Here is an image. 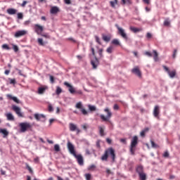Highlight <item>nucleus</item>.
Listing matches in <instances>:
<instances>
[{
  "instance_id": "nucleus-9",
  "label": "nucleus",
  "mask_w": 180,
  "mask_h": 180,
  "mask_svg": "<svg viewBox=\"0 0 180 180\" xmlns=\"http://www.w3.org/2000/svg\"><path fill=\"white\" fill-rule=\"evenodd\" d=\"M12 109L16 113L18 117H23V113H22L20 108L13 105H12Z\"/></svg>"
},
{
  "instance_id": "nucleus-35",
  "label": "nucleus",
  "mask_w": 180,
  "mask_h": 180,
  "mask_svg": "<svg viewBox=\"0 0 180 180\" xmlns=\"http://www.w3.org/2000/svg\"><path fill=\"white\" fill-rule=\"evenodd\" d=\"M107 53H108L109 54H112V53L113 52V46H109L107 50H106Z\"/></svg>"
},
{
  "instance_id": "nucleus-49",
  "label": "nucleus",
  "mask_w": 180,
  "mask_h": 180,
  "mask_svg": "<svg viewBox=\"0 0 180 180\" xmlns=\"http://www.w3.org/2000/svg\"><path fill=\"white\" fill-rule=\"evenodd\" d=\"M18 19H23V13H18Z\"/></svg>"
},
{
  "instance_id": "nucleus-37",
  "label": "nucleus",
  "mask_w": 180,
  "mask_h": 180,
  "mask_svg": "<svg viewBox=\"0 0 180 180\" xmlns=\"http://www.w3.org/2000/svg\"><path fill=\"white\" fill-rule=\"evenodd\" d=\"M2 49L4 50H11V48L9 47V46L6 44H4L2 45Z\"/></svg>"
},
{
  "instance_id": "nucleus-29",
  "label": "nucleus",
  "mask_w": 180,
  "mask_h": 180,
  "mask_svg": "<svg viewBox=\"0 0 180 180\" xmlns=\"http://www.w3.org/2000/svg\"><path fill=\"white\" fill-rule=\"evenodd\" d=\"M153 59L155 61H158V53L157 52V51L153 50Z\"/></svg>"
},
{
  "instance_id": "nucleus-21",
  "label": "nucleus",
  "mask_w": 180,
  "mask_h": 180,
  "mask_svg": "<svg viewBox=\"0 0 180 180\" xmlns=\"http://www.w3.org/2000/svg\"><path fill=\"white\" fill-rule=\"evenodd\" d=\"M7 96L9 98V99H12L13 101H15V103H20V101H19L18 98L12 96L11 94H8Z\"/></svg>"
},
{
  "instance_id": "nucleus-5",
  "label": "nucleus",
  "mask_w": 180,
  "mask_h": 180,
  "mask_svg": "<svg viewBox=\"0 0 180 180\" xmlns=\"http://www.w3.org/2000/svg\"><path fill=\"white\" fill-rule=\"evenodd\" d=\"M75 108L76 109H79L80 112H82V115H88V111H86V110H85V108H84V105H82V102H78L76 105H75Z\"/></svg>"
},
{
  "instance_id": "nucleus-45",
  "label": "nucleus",
  "mask_w": 180,
  "mask_h": 180,
  "mask_svg": "<svg viewBox=\"0 0 180 180\" xmlns=\"http://www.w3.org/2000/svg\"><path fill=\"white\" fill-rule=\"evenodd\" d=\"M85 178L86 180H91V179L92 178V176L91 175V174H86Z\"/></svg>"
},
{
  "instance_id": "nucleus-10",
  "label": "nucleus",
  "mask_w": 180,
  "mask_h": 180,
  "mask_svg": "<svg viewBox=\"0 0 180 180\" xmlns=\"http://www.w3.org/2000/svg\"><path fill=\"white\" fill-rule=\"evenodd\" d=\"M160 105H155L153 109V116L156 119H160Z\"/></svg>"
},
{
  "instance_id": "nucleus-54",
  "label": "nucleus",
  "mask_w": 180,
  "mask_h": 180,
  "mask_svg": "<svg viewBox=\"0 0 180 180\" xmlns=\"http://www.w3.org/2000/svg\"><path fill=\"white\" fill-rule=\"evenodd\" d=\"M120 142L123 143V144H127V141H126V139H121Z\"/></svg>"
},
{
  "instance_id": "nucleus-2",
  "label": "nucleus",
  "mask_w": 180,
  "mask_h": 180,
  "mask_svg": "<svg viewBox=\"0 0 180 180\" xmlns=\"http://www.w3.org/2000/svg\"><path fill=\"white\" fill-rule=\"evenodd\" d=\"M137 144H139V137H137V136H134L131 141V145L129 146L131 155H135L136 147H137Z\"/></svg>"
},
{
  "instance_id": "nucleus-56",
  "label": "nucleus",
  "mask_w": 180,
  "mask_h": 180,
  "mask_svg": "<svg viewBox=\"0 0 180 180\" xmlns=\"http://www.w3.org/2000/svg\"><path fill=\"white\" fill-rule=\"evenodd\" d=\"M150 1L151 0H143V2H144V4H146V5H150Z\"/></svg>"
},
{
  "instance_id": "nucleus-22",
  "label": "nucleus",
  "mask_w": 180,
  "mask_h": 180,
  "mask_svg": "<svg viewBox=\"0 0 180 180\" xmlns=\"http://www.w3.org/2000/svg\"><path fill=\"white\" fill-rule=\"evenodd\" d=\"M136 172L140 174H143L144 172V169L143 167V166L139 165L136 167Z\"/></svg>"
},
{
  "instance_id": "nucleus-40",
  "label": "nucleus",
  "mask_w": 180,
  "mask_h": 180,
  "mask_svg": "<svg viewBox=\"0 0 180 180\" xmlns=\"http://www.w3.org/2000/svg\"><path fill=\"white\" fill-rule=\"evenodd\" d=\"M48 110L49 112H54V108H53V105H51V104H49Z\"/></svg>"
},
{
  "instance_id": "nucleus-7",
  "label": "nucleus",
  "mask_w": 180,
  "mask_h": 180,
  "mask_svg": "<svg viewBox=\"0 0 180 180\" xmlns=\"http://www.w3.org/2000/svg\"><path fill=\"white\" fill-rule=\"evenodd\" d=\"M67 147H68V151L70 153V154H72V155H75L77 154L75 153V147H74V145H72L70 141H68Z\"/></svg>"
},
{
  "instance_id": "nucleus-14",
  "label": "nucleus",
  "mask_w": 180,
  "mask_h": 180,
  "mask_svg": "<svg viewBox=\"0 0 180 180\" xmlns=\"http://www.w3.org/2000/svg\"><path fill=\"white\" fill-rule=\"evenodd\" d=\"M34 116L37 121L46 122V116L43 114H34Z\"/></svg>"
},
{
  "instance_id": "nucleus-38",
  "label": "nucleus",
  "mask_w": 180,
  "mask_h": 180,
  "mask_svg": "<svg viewBox=\"0 0 180 180\" xmlns=\"http://www.w3.org/2000/svg\"><path fill=\"white\" fill-rule=\"evenodd\" d=\"M98 55L100 56V58H102L103 57V49H100L98 50Z\"/></svg>"
},
{
  "instance_id": "nucleus-32",
  "label": "nucleus",
  "mask_w": 180,
  "mask_h": 180,
  "mask_svg": "<svg viewBox=\"0 0 180 180\" xmlns=\"http://www.w3.org/2000/svg\"><path fill=\"white\" fill-rule=\"evenodd\" d=\"M61 92H63V89H61V87L57 86L56 91V95H60V94H61Z\"/></svg>"
},
{
  "instance_id": "nucleus-63",
  "label": "nucleus",
  "mask_w": 180,
  "mask_h": 180,
  "mask_svg": "<svg viewBox=\"0 0 180 180\" xmlns=\"http://www.w3.org/2000/svg\"><path fill=\"white\" fill-rule=\"evenodd\" d=\"M75 94H77L78 95H82V91L81 90L75 91Z\"/></svg>"
},
{
  "instance_id": "nucleus-19",
  "label": "nucleus",
  "mask_w": 180,
  "mask_h": 180,
  "mask_svg": "<svg viewBox=\"0 0 180 180\" xmlns=\"http://www.w3.org/2000/svg\"><path fill=\"white\" fill-rule=\"evenodd\" d=\"M131 32H133V33H139V32H142L143 29L142 28H137L134 27H129Z\"/></svg>"
},
{
  "instance_id": "nucleus-55",
  "label": "nucleus",
  "mask_w": 180,
  "mask_h": 180,
  "mask_svg": "<svg viewBox=\"0 0 180 180\" xmlns=\"http://www.w3.org/2000/svg\"><path fill=\"white\" fill-rule=\"evenodd\" d=\"M1 175H6V171H4L3 169H0Z\"/></svg>"
},
{
  "instance_id": "nucleus-53",
  "label": "nucleus",
  "mask_w": 180,
  "mask_h": 180,
  "mask_svg": "<svg viewBox=\"0 0 180 180\" xmlns=\"http://www.w3.org/2000/svg\"><path fill=\"white\" fill-rule=\"evenodd\" d=\"M96 41L98 43V44H101V39L98 36H95Z\"/></svg>"
},
{
  "instance_id": "nucleus-31",
  "label": "nucleus",
  "mask_w": 180,
  "mask_h": 180,
  "mask_svg": "<svg viewBox=\"0 0 180 180\" xmlns=\"http://www.w3.org/2000/svg\"><path fill=\"white\" fill-rule=\"evenodd\" d=\"M110 4L112 8H115V5H117V0H114V1H110Z\"/></svg>"
},
{
  "instance_id": "nucleus-59",
  "label": "nucleus",
  "mask_w": 180,
  "mask_h": 180,
  "mask_svg": "<svg viewBox=\"0 0 180 180\" xmlns=\"http://www.w3.org/2000/svg\"><path fill=\"white\" fill-rule=\"evenodd\" d=\"M146 37L148 39H151V37H153V35L151 34V33L148 32L147 34H146Z\"/></svg>"
},
{
  "instance_id": "nucleus-47",
  "label": "nucleus",
  "mask_w": 180,
  "mask_h": 180,
  "mask_svg": "<svg viewBox=\"0 0 180 180\" xmlns=\"http://www.w3.org/2000/svg\"><path fill=\"white\" fill-rule=\"evenodd\" d=\"M10 84L15 85L16 84V79H10Z\"/></svg>"
},
{
  "instance_id": "nucleus-12",
  "label": "nucleus",
  "mask_w": 180,
  "mask_h": 180,
  "mask_svg": "<svg viewBox=\"0 0 180 180\" xmlns=\"http://www.w3.org/2000/svg\"><path fill=\"white\" fill-rule=\"evenodd\" d=\"M73 156L77 160L79 165H84V158L82 155H73Z\"/></svg>"
},
{
  "instance_id": "nucleus-26",
  "label": "nucleus",
  "mask_w": 180,
  "mask_h": 180,
  "mask_svg": "<svg viewBox=\"0 0 180 180\" xmlns=\"http://www.w3.org/2000/svg\"><path fill=\"white\" fill-rule=\"evenodd\" d=\"M167 74L169 75V77H170V78H174L175 76L176 75V70H173V71L169 70Z\"/></svg>"
},
{
  "instance_id": "nucleus-25",
  "label": "nucleus",
  "mask_w": 180,
  "mask_h": 180,
  "mask_svg": "<svg viewBox=\"0 0 180 180\" xmlns=\"http://www.w3.org/2000/svg\"><path fill=\"white\" fill-rule=\"evenodd\" d=\"M46 89H47L46 87H39L38 94L39 95H43V94H44V92H46Z\"/></svg>"
},
{
  "instance_id": "nucleus-41",
  "label": "nucleus",
  "mask_w": 180,
  "mask_h": 180,
  "mask_svg": "<svg viewBox=\"0 0 180 180\" xmlns=\"http://www.w3.org/2000/svg\"><path fill=\"white\" fill-rule=\"evenodd\" d=\"M96 168V166L95 165H91L89 167L88 169L89 171H94Z\"/></svg>"
},
{
  "instance_id": "nucleus-8",
  "label": "nucleus",
  "mask_w": 180,
  "mask_h": 180,
  "mask_svg": "<svg viewBox=\"0 0 180 180\" xmlns=\"http://www.w3.org/2000/svg\"><path fill=\"white\" fill-rule=\"evenodd\" d=\"M34 30L35 33H37V34H41V33L43 32V30H44V29L43 28V26L39 24H35L34 25Z\"/></svg>"
},
{
  "instance_id": "nucleus-17",
  "label": "nucleus",
  "mask_w": 180,
  "mask_h": 180,
  "mask_svg": "<svg viewBox=\"0 0 180 180\" xmlns=\"http://www.w3.org/2000/svg\"><path fill=\"white\" fill-rule=\"evenodd\" d=\"M58 12H60V8H58L57 6H53L50 10V13L52 15H56V13H58Z\"/></svg>"
},
{
  "instance_id": "nucleus-46",
  "label": "nucleus",
  "mask_w": 180,
  "mask_h": 180,
  "mask_svg": "<svg viewBox=\"0 0 180 180\" xmlns=\"http://www.w3.org/2000/svg\"><path fill=\"white\" fill-rule=\"evenodd\" d=\"M163 157L165 158H168V157H169V153H168V150H166L164 154H163Z\"/></svg>"
},
{
  "instance_id": "nucleus-58",
  "label": "nucleus",
  "mask_w": 180,
  "mask_h": 180,
  "mask_svg": "<svg viewBox=\"0 0 180 180\" xmlns=\"http://www.w3.org/2000/svg\"><path fill=\"white\" fill-rule=\"evenodd\" d=\"M66 5H71V0H64Z\"/></svg>"
},
{
  "instance_id": "nucleus-62",
  "label": "nucleus",
  "mask_w": 180,
  "mask_h": 180,
  "mask_svg": "<svg viewBox=\"0 0 180 180\" xmlns=\"http://www.w3.org/2000/svg\"><path fill=\"white\" fill-rule=\"evenodd\" d=\"M113 108L115 110H119V105L117 104H115Z\"/></svg>"
},
{
  "instance_id": "nucleus-28",
  "label": "nucleus",
  "mask_w": 180,
  "mask_h": 180,
  "mask_svg": "<svg viewBox=\"0 0 180 180\" xmlns=\"http://www.w3.org/2000/svg\"><path fill=\"white\" fill-rule=\"evenodd\" d=\"M139 179L141 180H146L147 179V174L146 173H141L139 174Z\"/></svg>"
},
{
  "instance_id": "nucleus-18",
  "label": "nucleus",
  "mask_w": 180,
  "mask_h": 180,
  "mask_svg": "<svg viewBox=\"0 0 180 180\" xmlns=\"http://www.w3.org/2000/svg\"><path fill=\"white\" fill-rule=\"evenodd\" d=\"M5 116L7 117V120H9L10 122H13V120H15V117L11 112L6 113Z\"/></svg>"
},
{
  "instance_id": "nucleus-43",
  "label": "nucleus",
  "mask_w": 180,
  "mask_h": 180,
  "mask_svg": "<svg viewBox=\"0 0 180 180\" xmlns=\"http://www.w3.org/2000/svg\"><path fill=\"white\" fill-rule=\"evenodd\" d=\"M178 53L177 49H174L172 54V58H176V53Z\"/></svg>"
},
{
  "instance_id": "nucleus-52",
  "label": "nucleus",
  "mask_w": 180,
  "mask_h": 180,
  "mask_svg": "<svg viewBox=\"0 0 180 180\" xmlns=\"http://www.w3.org/2000/svg\"><path fill=\"white\" fill-rule=\"evenodd\" d=\"M163 68L166 71V72H167V74L169 72L170 70H169V68H168V67L164 65Z\"/></svg>"
},
{
  "instance_id": "nucleus-64",
  "label": "nucleus",
  "mask_w": 180,
  "mask_h": 180,
  "mask_svg": "<svg viewBox=\"0 0 180 180\" xmlns=\"http://www.w3.org/2000/svg\"><path fill=\"white\" fill-rule=\"evenodd\" d=\"M92 55L95 57V49L94 48H91Z\"/></svg>"
},
{
  "instance_id": "nucleus-39",
  "label": "nucleus",
  "mask_w": 180,
  "mask_h": 180,
  "mask_svg": "<svg viewBox=\"0 0 180 180\" xmlns=\"http://www.w3.org/2000/svg\"><path fill=\"white\" fill-rule=\"evenodd\" d=\"M112 44H115V46H119V44H120V43L119 42V40L117 39H113L112 41Z\"/></svg>"
},
{
  "instance_id": "nucleus-33",
  "label": "nucleus",
  "mask_w": 180,
  "mask_h": 180,
  "mask_svg": "<svg viewBox=\"0 0 180 180\" xmlns=\"http://www.w3.org/2000/svg\"><path fill=\"white\" fill-rule=\"evenodd\" d=\"M153 148H160V146L157 145L153 141H150Z\"/></svg>"
},
{
  "instance_id": "nucleus-50",
  "label": "nucleus",
  "mask_w": 180,
  "mask_h": 180,
  "mask_svg": "<svg viewBox=\"0 0 180 180\" xmlns=\"http://www.w3.org/2000/svg\"><path fill=\"white\" fill-rule=\"evenodd\" d=\"M145 54L146 56H148V57H153V53L149 51H146Z\"/></svg>"
},
{
  "instance_id": "nucleus-36",
  "label": "nucleus",
  "mask_w": 180,
  "mask_h": 180,
  "mask_svg": "<svg viewBox=\"0 0 180 180\" xmlns=\"http://www.w3.org/2000/svg\"><path fill=\"white\" fill-rule=\"evenodd\" d=\"M37 41L39 46H44V42L43 41V39L38 38Z\"/></svg>"
},
{
  "instance_id": "nucleus-51",
  "label": "nucleus",
  "mask_w": 180,
  "mask_h": 180,
  "mask_svg": "<svg viewBox=\"0 0 180 180\" xmlns=\"http://www.w3.org/2000/svg\"><path fill=\"white\" fill-rule=\"evenodd\" d=\"M164 25L165 26H169L170 22H169V21L168 20H165V22H164Z\"/></svg>"
},
{
  "instance_id": "nucleus-23",
  "label": "nucleus",
  "mask_w": 180,
  "mask_h": 180,
  "mask_svg": "<svg viewBox=\"0 0 180 180\" xmlns=\"http://www.w3.org/2000/svg\"><path fill=\"white\" fill-rule=\"evenodd\" d=\"M98 130H99L100 136H101V137H103V136H105V128H103V127L99 126Z\"/></svg>"
},
{
  "instance_id": "nucleus-61",
  "label": "nucleus",
  "mask_w": 180,
  "mask_h": 180,
  "mask_svg": "<svg viewBox=\"0 0 180 180\" xmlns=\"http://www.w3.org/2000/svg\"><path fill=\"white\" fill-rule=\"evenodd\" d=\"M24 25L25 26H29L30 25V20L25 21Z\"/></svg>"
},
{
  "instance_id": "nucleus-6",
  "label": "nucleus",
  "mask_w": 180,
  "mask_h": 180,
  "mask_svg": "<svg viewBox=\"0 0 180 180\" xmlns=\"http://www.w3.org/2000/svg\"><path fill=\"white\" fill-rule=\"evenodd\" d=\"M115 27L118 30V34H120L123 39H124L125 40H127V34H126V32H124V30L119 27L117 24L115 25Z\"/></svg>"
},
{
  "instance_id": "nucleus-60",
  "label": "nucleus",
  "mask_w": 180,
  "mask_h": 180,
  "mask_svg": "<svg viewBox=\"0 0 180 180\" xmlns=\"http://www.w3.org/2000/svg\"><path fill=\"white\" fill-rule=\"evenodd\" d=\"M106 142L108 143V144H112V139L107 138Z\"/></svg>"
},
{
  "instance_id": "nucleus-27",
  "label": "nucleus",
  "mask_w": 180,
  "mask_h": 180,
  "mask_svg": "<svg viewBox=\"0 0 180 180\" xmlns=\"http://www.w3.org/2000/svg\"><path fill=\"white\" fill-rule=\"evenodd\" d=\"M7 13H8V15H15L16 13V10L15 8H8L7 10Z\"/></svg>"
},
{
  "instance_id": "nucleus-42",
  "label": "nucleus",
  "mask_w": 180,
  "mask_h": 180,
  "mask_svg": "<svg viewBox=\"0 0 180 180\" xmlns=\"http://www.w3.org/2000/svg\"><path fill=\"white\" fill-rule=\"evenodd\" d=\"M54 150H55V151H56L57 153H58V151H60V145L56 144V145L54 146Z\"/></svg>"
},
{
  "instance_id": "nucleus-1",
  "label": "nucleus",
  "mask_w": 180,
  "mask_h": 180,
  "mask_svg": "<svg viewBox=\"0 0 180 180\" xmlns=\"http://www.w3.org/2000/svg\"><path fill=\"white\" fill-rule=\"evenodd\" d=\"M109 156L115 162V160H116V153H115V149L113 148H108L105 150L104 154L101 157L102 161H108Z\"/></svg>"
},
{
  "instance_id": "nucleus-4",
  "label": "nucleus",
  "mask_w": 180,
  "mask_h": 180,
  "mask_svg": "<svg viewBox=\"0 0 180 180\" xmlns=\"http://www.w3.org/2000/svg\"><path fill=\"white\" fill-rule=\"evenodd\" d=\"M104 112H106L107 116L101 115L100 117L103 120V122H109V119L112 117V112L109 110V108H105Z\"/></svg>"
},
{
  "instance_id": "nucleus-34",
  "label": "nucleus",
  "mask_w": 180,
  "mask_h": 180,
  "mask_svg": "<svg viewBox=\"0 0 180 180\" xmlns=\"http://www.w3.org/2000/svg\"><path fill=\"white\" fill-rule=\"evenodd\" d=\"M103 40H104V41L109 42V41H110V37L106 36V35H103Z\"/></svg>"
},
{
  "instance_id": "nucleus-44",
  "label": "nucleus",
  "mask_w": 180,
  "mask_h": 180,
  "mask_svg": "<svg viewBox=\"0 0 180 180\" xmlns=\"http://www.w3.org/2000/svg\"><path fill=\"white\" fill-rule=\"evenodd\" d=\"M13 50H14L15 53H18L19 51V47L16 45H13Z\"/></svg>"
},
{
  "instance_id": "nucleus-15",
  "label": "nucleus",
  "mask_w": 180,
  "mask_h": 180,
  "mask_svg": "<svg viewBox=\"0 0 180 180\" xmlns=\"http://www.w3.org/2000/svg\"><path fill=\"white\" fill-rule=\"evenodd\" d=\"M64 85L69 88V92H70L72 94H75V89L74 88V86H72V85L70 84V83L67 82H64Z\"/></svg>"
},
{
  "instance_id": "nucleus-20",
  "label": "nucleus",
  "mask_w": 180,
  "mask_h": 180,
  "mask_svg": "<svg viewBox=\"0 0 180 180\" xmlns=\"http://www.w3.org/2000/svg\"><path fill=\"white\" fill-rule=\"evenodd\" d=\"M78 127H77V125H75L73 123H70L69 124V129L70 131H75Z\"/></svg>"
},
{
  "instance_id": "nucleus-16",
  "label": "nucleus",
  "mask_w": 180,
  "mask_h": 180,
  "mask_svg": "<svg viewBox=\"0 0 180 180\" xmlns=\"http://www.w3.org/2000/svg\"><path fill=\"white\" fill-rule=\"evenodd\" d=\"M25 34H27V31L25 30L17 31L15 34V37H22V36H25Z\"/></svg>"
},
{
  "instance_id": "nucleus-3",
  "label": "nucleus",
  "mask_w": 180,
  "mask_h": 180,
  "mask_svg": "<svg viewBox=\"0 0 180 180\" xmlns=\"http://www.w3.org/2000/svg\"><path fill=\"white\" fill-rule=\"evenodd\" d=\"M20 133H26L27 130L32 129V124L29 122H21L19 124Z\"/></svg>"
},
{
  "instance_id": "nucleus-57",
  "label": "nucleus",
  "mask_w": 180,
  "mask_h": 180,
  "mask_svg": "<svg viewBox=\"0 0 180 180\" xmlns=\"http://www.w3.org/2000/svg\"><path fill=\"white\" fill-rule=\"evenodd\" d=\"M50 82H51V84H54V77H53L52 75L50 76Z\"/></svg>"
},
{
  "instance_id": "nucleus-13",
  "label": "nucleus",
  "mask_w": 180,
  "mask_h": 180,
  "mask_svg": "<svg viewBox=\"0 0 180 180\" xmlns=\"http://www.w3.org/2000/svg\"><path fill=\"white\" fill-rule=\"evenodd\" d=\"M91 64L94 70H96V68H98V66L99 65V60L98 59V58H96V56H95L94 60H91Z\"/></svg>"
},
{
  "instance_id": "nucleus-48",
  "label": "nucleus",
  "mask_w": 180,
  "mask_h": 180,
  "mask_svg": "<svg viewBox=\"0 0 180 180\" xmlns=\"http://www.w3.org/2000/svg\"><path fill=\"white\" fill-rule=\"evenodd\" d=\"M41 35L42 36V37H45V39H50V35H49L48 34H41Z\"/></svg>"
},
{
  "instance_id": "nucleus-24",
  "label": "nucleus",
  "mask_w": 180,
  "mask_h": 180,
  "mask_svg": "<svg viewBox=\"0 0 180 180\" xmlns=\"http://www.w3.org/2000/svg\"><path fill=\"white\" fill-rule=\"evenodd\" d=\"M0 133L4 134V137H6L9 134V132L6 129H0Z\"/></svg>"
},
{
  "instance_id": "nucleus-30",
  "label": "nucleus",
  "mask_w": 180,
  "mask_h": 180,
  "mask_svg": "<svg viewBox=\"0 0 180 180\" xmlns=\"http://www.w3.org/2000/svg\"><path fill=\"white\" fill-rule=\"evenodd\" d=\"M88 108L90 112H95V110H96V107L95 105H89Z\"/></svg>"
},
{
  "instance_id": "nucleus-11",
  "label": "nucleus",
  "mask_w": 180,
  "mask_h": 180,
  "mask_svg": "<svg viewBox=\"0 0 180 180\" xmlns=\"http://www.w3.org/2000/svg\"><path fill=\"white\" fill-rule=\"evenodd\" d=\"M132 74H135V75H137L139 78H141V71H140V68L138 66H136L131 70Z\"/></svg>"
}]
</instances>
